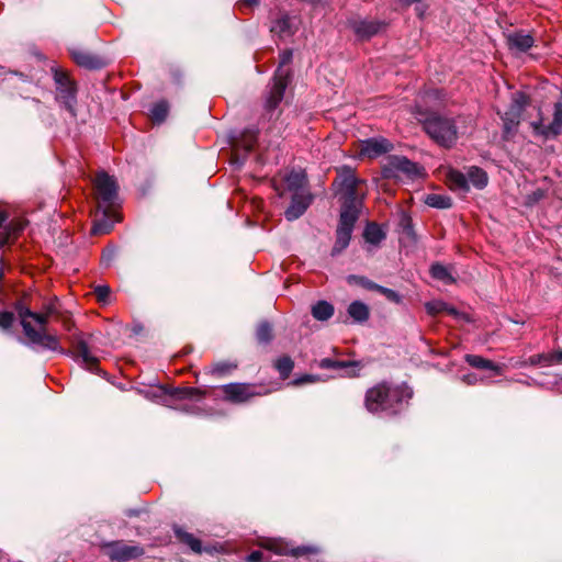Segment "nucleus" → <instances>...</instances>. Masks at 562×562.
Returning <instances> with one entry per match:
<instances>
[{"mask_svg": "<svg viewBox=\"0 0 562 562\" xmlns=\"http://www.w3.org/2000/svg\"><path fill=\"white\" fill-rule=\"evenodd\" d=\"M18 314L21 319V326L24 335L34 345H38L44 349H48L61 355L71 356L77 362H80L87 370L97 372L99 370V359L92 352L88 340L82 333L75 334L69 338L71 349L65 350L59 342L57 335L45 331L44 329H36L29 321H42V316L36 312H32L29 307L19 306Z\"/></svg>", "mask_w": 562, "mask_h": 562, "instance_id": "1", "label": "nucleus"}, {"mask_svg": "<svg viewBox=\"0 0 562 562\" xmlns=\"http://www.w3.org/2000/svg\"><path fill=\"white\" fill-rule=\"evenodd\" d=\"M360 183L362 181L356 177L351 169L340 171L334 183L337 187V193L340 195L342 205L333 255L341 252L350 243L351 233L362 203V193L359 192Z\"/></svg>", "mask_w": 562, "mask_h": 562, "instance_id": "2", "label": "nucleus"}, {"mask_svg": "<svg viewBox=\"0 0 562 562\" xmlns=\"http://www.w3.org/2000/svg\"><path fill=\"white\" fill-rule=\"evenodd\" d=\"M413 396V391L406 385L392 386L386 382L370 387L364 397V406L370 413H397L405 400Z\"/></svg>", "mask_w": 562, "mask_h": 562, "instance_id": "3", "label": "nucleus"}, {"mask_svg": "<svg viewBox=\"0 0 562 562\" xmlns=\"http://www.w3.org/2000/svg\"><path fill=\"white\" fill-rule=\"evenodd\" d=\"M292 60V52L286 49L280 54V64L274 74L273 83L268 92L265 108L273 111L282 101L284 91L290 81V69L285 68Z\"/></svg>", "mask_w": 562, "mask_h": 562, "instance_id": "4", "label": "nucleus"}, {"mask_svg": "<svg viewBox=\"0 0 562 562\" xmlns=\"http://www.w3.org/2000/svg\"><path fill=\"white\" fill-rule=\"evenodd\" d=\"M426 133L438 145L450 148L458 139V127L454 119L431 116L424 123Z\"/></svg>", "mask_w": 562, "mask_h": 562, "instance_id": "5", "label": "nucleus"}, {"mask_svg": "<svg viewBox=\"0 0 562 562\" xmlns=\"http://www.w3.org/2000/svg\"><path fill=\"white\" fill-rule=\"evenodd\" d=\"M488 181L487 173L479 167H470L467 176L458 170L449 169L446 173V182L450 190L467 193L469 191V183L476 189H483Z\"/></svg>", "mask_w": 562, "mask_h": 562, "instance_id": "6", "label": "nucleus"}, {"mask_svg": "<svg viewBox=\"0 0 562 562\" xmlns=\"http://www.w3.org/2000/svg\"><path fill=\"white\" fill-rule=\"evenodd\" d=\"M94 196L98 211H103L104 215H109L111 209H114L117 200V184L113 177L106 172H99L93 181Z\"/></svg>", "mask_w": 562, "mask_h": 562, "instance_id": "7", "label": "nucleus"}, {"mask_svg": "<svg viewBox=\"0 0 562 562\" xmlns=\"http://www.w3.org/2000/svg\"><path fill=\"white\" fill-rule=\"evenodd\" d=\"M383 176L385 178H401L404 176L414 179L422 176V169L403 156H391L383 166Z\"/></svg>", "mask_w": 562, "mask_h": 562, "instance_id": "8", "label": "nucleus"}, {"mask_svg": "<svg viewBox=\"0 0 562 562\" xmlns=\"http://www.w3.org/2000/svg\"><path fill=\"white\" fill-rule=\"evenodd\" d=\"M225 401L232 403H245L255 396H261L268 393L254 384L229 383L221 387Z\"/></svg>", "mask_w": 562, "mask_h": 562, "instance_id": "9", "label": "nucleus"}, {"mask_svg": "<svg viewBox=\"0 0 562 562\" xmlns=\"http://www.w3.org/2000/svg\"><path fill=\"white\" fill-rule=\"evenodd\" d=\"M528 102L529 99L525 93H514L512 104L502 117L504 121L505 134L509 135L516 131L517 126L519 125L522 111L525 110Z\"/></svg>", "mask_w": 562, "mask_h": 562, "instance_id": "10", "label": "nucleus"}, {"mask_svg": "<svg viewBox=\"0 0 562 562\" xmlns=\"http://www.w3.org/2000/svg\"><path fill=\"white\" fill-rule=\"evenodd\" d=\"M54 79L57 85V99L74 113L76 88L69 76L59 69L54 71Z\"/></svg>", "mask_w": 562, "mask_h": 562, "instance_id": "11", "label": "nucleus"}, {"mask_svg": "<svg viewBox=\"0 0 562 562\" xmlns=\"http://www.w3.org/2000/svg\"><path fill=\"white\" fill-rule=\"evenodd\" d=\"M393 144L384 137H373L361 140L358 145V155L361 158L374 159L390 153Z\"/></svg>", "mask_w": 562, "mask_h": 562, "instance_id": "12", "label": "nucleus"}, {"mask_svg": "<svg viewBox=\"0 0 562 562\" xmlns=\"http://www.w3.org/2000/svg\"><path fill=\"white\" fill-rule=\"evenodd\" d=\"M105 552L111 560L127 562L144 554V549L122 541L112 542L105 546Z\"/></svg>", "mask_w": 562, "mask_h": 562, "instance_id": "13", "label": "nucleus"}, {"mask_svg": "<svg viewBox=\"0 0 562 562\" xmlns=\"http://www.w3.org/2000/svg\"><path fill=\"white\" fill-rule=\"evenodd\" d=\"M531 127L537 135L544 136L546 138L554 137L562 131V103L554 104L553 120L550 124H544L540 119L538 122H532Z\"/></svg>", "mask_w": 562, "mask_h": 562, "instance_id": "14", "label": "nucleus"}, {"mask_svg": "<svg viewBox=\"0 0 562 562\" xmlns=\"http://www.w3.org/2000/svg\"><path fill=\"white\" fill-rule=\"evenodd\" d=\"M313 196L308 191L294 192L289 207L284 212L288 221H294L302 216L312 203Z\"/></svg>", "mask_w": 562, "mask_h": 562, "instance_id": "15", "label": "nucleus"}, {"mask_svg": "<svg viewBox=\"0 0 562 562\" xmlns=\"http://www.w3.org/2000/svg\"><path fill=\"white\" fill-rule=\"evenodd\" d=\"M260 547L274 552L279 555H285V554H292L294 557H300L308 552H315V550L311 548H296V549H290L288 543L280 539H266L260 542Z\"/></svg>", "mask_w": 562, "mask_h": 562, "instance_id": "16", "label": "nucleus"}, {"mask_svg": "<svg viewBox=\"0 0 562 562\" xmlns=\"http://www.w3.org/2000/svg\"><path fill=\"white\" fill-rule=\"evenodd\" d=\"M120 218L116 215L115 209H111L109 215H104L103 211H98L95 214V220L92 226V234L94 235H103L110 233L115 222H119Z\"/></svg>", "mask_w": 562, "mask_h": 562, "instance_id": "17", "label": "nucleus"}, {"mask_svg": "<svg viewBox=\"0 0 562 562\" xmlns=\"http://www.w3.org/2000/svg\"><path fill=\"white\" fill-rule=\"evenodd\" d=\"M383 26L384 25L380 22L367 20L355 21L352 23L353 32L359 38L362 40L370 38L371 36L378 34L383 29Z\"/></svg>", "mask_w": 562, "mask_h": 562, "instance_id": "18", "label": "nucleus"}, {"mask_svg": "<svg viewBox=\"0 0 562 562\" xmlns=\"http://www.w3.org/2000/svg\"><path fill=\"white\" fill-rule=\"evenodd\" d=\"M533 37L524 31L509 33L507 35L509 48L518 52L528 50L533 45Z\"/></svg>", "mask_w": 562, "mask_h": 562, "instance_id": "19", "label": "nucleus"}, {"mask_svg": "<svg viewBox=\"0 0 562 562\" xmlns=\"http://www.w3.org/2000/svg\"><path fill=\"white\" fill-rule=\"evenodd\" d=\"M271 32L279 37L291 36L294 32V20L286 14H282L273 22Z\"/></svg>", "mask_w": 562, "mask_h": 562, "instance_id": "20", "label": "nucleus"}, {"mask_svg": "<svg viewBox=\"0 0 562 562\" xmlns=\"http://www.w3.org/2000/svg\"><path fill=\"white\" fill-rule=\"evenodd\" d=\"M467 363L476 369H487L495 372V374H502L503 367L499 364H495L493 361L485 359L481 356L476 355H465L464 357Z\"/></svg>", "mask_w": 562, "mask_h": 562, "instance_id": "21", "label": "nucleus"}, {"mask_svg": "<svg viewBox=\"0 0 562 562\" xmlns=\"http://www.w3.org/2000/svg\"><path fill=\"white\" fill-rule=\"evenodd\" d=\"M257 131L252 128L245 130L240 136L233 143L236 150L244 149L250 151L257 143Z\"/></svg>", "mask_w": 562, "mask_h": 562, "instance_id": "22", "label": "nucleus"}, {"mask_svg": "<svg viewBox=\"0 0 562 562\" xmlns=\"http://www.w3.org/2000/svg\"><path fill=\"white\" fill-rule=\"evenodd\" d=\"M36 313H37V315H41L43 318L42 321H35V323L38 324V326H40L38 329H44L45 331H47L46 325L48 324L49 318L52 316L59 315L57 300H53V301L45 303L42 307V311L36 312Z\"/></svg>", "mask_w": 562, "mask_h": 562, "instance_id": "23", "label": "nucleus"}, {"mask_svg": "<svg viewBox=\"0 0 562 562\" xmlns=\"http://www.w3.org/2000/svg\"><path fill=\"white\" fill-rule=\"evenodd\" d=\"M285 183L289 190L294 192L306 191L304 186L306 183V176L301 170H292L285 177Z\"/></svg>", "mask_w": 562, "mask_h": 562, "instance_id": "24", "label": "nucleus"}, {"mask_svg": "<svg viewBox=\"0 0 562 562\" xmlns=\"http://www.w3.org/2000/svg\"><path fill=\"white\" fill-rule=\"evenodd\" d=\"M24 228V224L22 222H12L10 223L2 232H0V249L14 240L18 234Z\"/></svg>", "mask_w": 562, "mask_h": 562, "instance_id": "25", "label": "nucleus"}, {"mask_svg": "<svg viewBox=\"0 0 562 562\" xmlns=\"http://www.w3.org/2000/svg\"><path fill=\"white\" fill-rule=\"evenodd\" d=\"M348 314L353 321L362 323L369 318L370 312L364 303L355 301L348 306Z\"/></svg>", "mask_w": 562, "mask_h": 562, "instance_id": "26", "label": "nucleus"}, {"mask_svg": "<svg viewBox=\"0 0 562 562\" xmlns=\"http://www.w3.org/2000/svg\"><path fill=\"white\" fill-rule=\"evenodd\" d=\"M312 315L317 321H327L334 315V306L326 301H318L312 307Z\"/></svg>", "mask_w": 562, "mask_h": 562, "instance_id": "27", "label": "nucleus"}, {"mask_svg": "<svg viewBox=\"0 0 562 562\" xmlns=\"http://www.w3.org/2000/svg\"><path fill=\"white\" fill-rule=\"evenodd\" d=\"M175 532H176V536L179 539V541H181L182 543L190 547V549L192 551H194L196 553H200L202 551L201 541L198 538H195L193 535H191L187 531H183L180 528H177L175 530Z\"/></svg>", "mask_w": 562, "mask_h": 562, "instance_id": "28", "label": "nucleus"}, {"mask_svg": "<svg viewBox=\"0 0 562 562\" xmlns=\"http://www.w3.org/2000/svg\"><path fill=\"white\" fill-rule=\"evenodd\" d=\"M363 236L368 243L373 245L379 244L385 237L381 227L375 223H370L367 225Z\"/></svg>", "mask_w": 562, "mask_h": 562, "instance_id": "29", "label": "nucleus"}, {"mask_svg": "<svg viewBox=\"0 0 562 562\" xmlns=\"http://www.w3.org/2000/svg\"><path fill=\"white\" fill-rule=\"evenodd\" d=\"M425 203L431 207L449 209L452 205L451 199L447 195L431 193L425 198Z\"/></svg>", "mask_w": 562, "mask_h": 562, "instance_id": "30", "label": "nucleus"}, {"mask_svg": "<svg viewBox=\"0 0 562 562\" xmlns=\"http://www.w3.org/2000/svg\"><path fill=\"white\" fill-rule=\"evenodd\" d=\"M71 55L74 60L80 66L87 68H97L100 66L99 60L86 52H72Z\"/></svg>", "mask_w": 562, "mask_h": 562, "instance_id": "31", "label": "nucleus"}, {"mask_svg": "<svg viewBox=\"0 0 562 562\" xmlns=\"http://www.w3.org/2000/svg\"><path fill=\"white\" fill-rule=\"evenodd\" d=\"M425 308L428 314L430 315H437L443 312H447L448 314H456V310L453 307H450L447 303L440 300L427 302L425 304Z\"/></svg>", "mask_w": 562, "mask_h": 562, "instance_id": "32", "label": "nucleus"}, {"mask_svg": "<svg viewBox=\"0 0 562 562\" xmlns=\"http://www.w3.org/2000/svg\"><path fill=\"white\" fill-rule=\"evenodd\" d=\"M430 273L432 278L440 280L446 284L452 283L454 281L448 269L439 263L431 266Z\"/></svg>", "mask_w": 562, "mask_h": 562, "instance_id": "33", "label": "nucleus"}, {"mask_svg": "<svg viewBox=\"0 0 562 562\" xmlns=\"http://www.w3.org/2000/svg\"><path fill=\"white\" fill-rule=\"evenodd\" d=\"M274 367L279 371L281 378L286 379L294 367V362L290 357L283 356L274 362Z\"/></svg>", "mask_w": 562, "mask_h": 562, "instance_id": "34", "label": "nucleus"}, {"mask_svg": "<svg viewBox=\"0 0 562 562\" xmlns=\"http://www.w3.org/2000/svg\"><path fill=\"white\" fill-rule=\"evenodd\" d=\"M168 104L165 101L157 102L150 110L151 120L155 122H162L168 115Z\"/></svg>", "mask_w": 562, "mask_h": 562, "instance_id": "35", "label": "nucleus"}, {"mask_svg": "<svg viewBox=\"0 0 562 562\" xmlns=\"http://www.w3.org/2000/svg\"><path fill=\"white\" fill-rule=\"evenodd\" d=\"M257 338L260 342H269L272 339V328L271 326L263 322L259 324L257 328Z\"/></svg>", "mask_w": 562, "mask_h": 562, "instance_id": "36", "label": "nucleus"}, {"mask_svg": "<svg viewBox=\"0 0 562 562\" xmlns=\"http://www.w3.org/2000/svg\"><path fill=\"white\" fill-rule=\"evenodd\" d=\"M550 357L551 356H549V353L535 355L529 358V363L531 366H537V364L552 366L553 360H550Z\"/></svg>", "mask_w": 562, "mask_h": 562, "instance_id": "37", "label": "nucleus"}, {"mask_svg": "<svg viewBox=\"0 0 562 562\" xmlns=\"http://www.w3.org/2000/svg\"><path fill=\"white\" fill-rule=\"evenodd\" d=\"M348 280H349V282L356 281L357 283H359L360 285H362L363 288L369 289V290L378 291V289L380 286L379 284H376L363 277L350 276Z\"/></svg>", "mask_w": 562, "mask_h": 562, "instance_id": "38", "label": "nucleus"}, {"mask_svg": "<svg viewBox=\"0 0 562 562\" xmlns=\"http://www.w3.org/2000/svg\"><path fill=\"white\" fill-rule=\"evenodd\" d=\"M319 367L322 369H341L347 367V363L344 361H336L329 358H325L319 361Z\"/></svg>", "mask_w": 562, "mask_h": 562, "instance_id": "39", "label": "nucleus"}, {"mask_svg": "<svg viewBox=\"0 0 562 562\" xmlns=\"http://www.w3.org/2000/svg\"><path fill=\"white\" fill-rule=\"evenodd\" d=\"M14 322V315L11 312H0V327L9 329Z\"/></svg>", "mask_w": 562, "mask_h": 562, "instance_id": "40", "label": "nucleus"}, {"mask_svg": "<svg viewBox=\"0 0 562 562\" xmlns=\"http://www.w3.org/2000/svg\"><path fill=\"white\" fill-rule=\"evenodd\" d=\"M378 292L383 294L390 301H393V302H396V303H398L401 301L400 295L395 291H393L391 289H387V288H384V286L380 285L379 289H378Z\"/></svg>", "mask_w": 562, "mask_h": 562, "instance_id": "41", "label": "nucleus"}, {"mask_svg": "<svg viewBox=\"0 0 562 562\" xmlns=\"http://www.w3.org/2000/svg\"><path fill=\"white\" fill-rule=\"evenodd\" d=\"M247 561L248 562H270V557L266 555L261 551H254L248 555Z\"/></svg>", "mask_w": 562, "mask_h": 562, "instance_id": "42", "label": "nucleus"}, {"mask_svg": "<svg viewBox=\"0 0 562 562\" xmlns=\"http://www.w3.org/2000/svg\"><path fill=\"white\" fill-rule=\"evenodd\" d=\"M94 293L98 301L104 302L110 294V289L106 285H99L95 288Z\"/></svg>", "mask_w": 562, "mask_h": 562, "instance_id": "43", "label": "nucleus"}, {"mask_svg": "<svg viewBox=\"0 0 562 562\" xmlns=\"http://www.w3.org/2000/svg\"><path fill=\"white\" fill-rule=\"evenodd\" d=\"M195 395H201V392L194 387H184L179 392V397L181 398H192Z\"/></svg>", "mask_w": 562, "mask_h": 562, "instance_id": "44", "label": "nucleus"}, {"mask_svg": "<svg viewBox=\"0 0 562 562\" xmlns=\"http://www.w3.org/2000/svg\"><path fill=\"white\" fill-rule=\"evenodd\" d=\"M316 380H317L316 376L306 374V375H304V376H302L300 379L294 380L293 384L294 385H301V384H304V383H313Z\"/></svg>", "mask_w": 562, "mask_h": 562, "instance_id": "45", "label": "nucleus"}, {"mask_svg": "<svg viewBox=\"0 0 562 562\" xmlns=\"http://www.w3.org/2000/svg\"><path fill=\"white\" fill-rule=\"evenodd\" d=\"M543 196H544L543 191L537 190L531 195L528 196V202L529 203H536L539 200H541Z\"/></svg>", "mask_w": 562, "mask_h": 562, "instance_id": "46", "label": "nucleus"}, {"mask_svg": "<svg viewBox=\"0 0 562 562\" xmlns=\"http://www.w3.org/2000/svg\"><path fill=\"white\" fill-rule=\"evenodd\" d=\"M467 384H475L479 381V378L474 373L465 374L462 379Z\"/></svg>", "mask_w": 562, "mask_h": 562, "instance_id": "47", "label": "nucleus"}, {"mask_svg": "<svg viewBox=\"0 0 562 562\" xmlns=\"http://www.w3.org/2000/svg\"><path fill=\"white\" fill-rule=\"evenodd\" d=\"M549 356H551L550 360H553V364L559 363L562 361V349L554 352H550Z\"/></svg>", "mask_w": 562, "mask_h": 562, "instance_id": "48", "label": "nucleus"}, {"mask_svg": "<svg viewBox=\"0 0 562 562\" xmlns=\"http://www.w3.org/2000/svg\"><path fill=\"white\" fill-rule=\"evenodd\" d=\"M231 369H232V366L224 364V363H217L214 367V372L223 373V372H225L227 370H231Z\"/></svg>", "mask_w": 562, "mask_h": 562, "instance_id": "49", "label": "nucleus"}, {"mask_svg": "<svg viewBox=\"0 0 562 562\" xmlns=\"http://www.w3.org/2000/svg\"><path fill=\"white\" fill-rule=\"evenodd\" d=\"M259 4V0H240L239 5L248 7V8H255Z\"/></svg>", "mask_w": 562, "mask_h": 562, "instance_id": "50", "label": "nucleus"}, {"mask_svg": "<svg viewBox=\"0 0 562 562\" xmlns=\"http://www.w3.org/2000/svg\"><path fill=\"white\" fill-rule=\"evenodd\" d=\"M9 215L7 212L1 211L0 212V228L2 227L3 223L7 222Z\"/></svg>", "mask_w": 562, "mask_h": 562, "instance_id": "51", "label": "nucleus"}, {"mask_svg": "<svg viewBox=\"0 0 562 562\" xmlns=\"http://www.w3.org/2000/svg\"><path fill=\"white\" fill-rule=\"evenodd\" d=\"M416 10H417V12H418V15H419V16H423V11L419 9V7H416Z\"/></svg>", "mask_w": 562, "mask_h": 562, "instance_id": "52", "label": "nucleus"}, {"mask_svg": "<svg viewBox=\"0 0 562 562\" xmlns=\"http://www.w3.org/2000/svg\"><path fill=\"white\" fill-rule=\"evenodd\" d=\"M65 326H66L67 330H70V326L67 323H65Z\"/></svg>", "mask_w": 562, "mask_h": 562, "instance_id": "53", "label": "nucleus"}, {"mask_svg": "<svg viewBox=\"0 0 562 562\" xmlns=\"http://www.w3.org/2000/svg\"><path fill=\"white\" fill-rule=\"evenodd\" d=\"M109 255L103 254V259H105ZM110 260V257L108 258Z\"/></svg>", "mask_w": 562, "mask_h": 562, "instance_id": "54", "label": "nucleus"}]
</instances>
